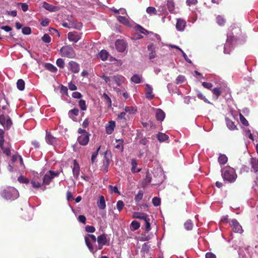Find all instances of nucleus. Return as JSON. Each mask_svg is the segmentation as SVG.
<instances>
[{
    "label": "nucleus",
    "instance_id": "nucleus-33",
    "mask_svg": "<svg viewBox=\"0 0 258 258\" xmlns=\"http://www.w3.org/2000/svg\"><path fill=\"white\" fill-rule=\"evenodd\" d=\"M152 177L149 171L146 172L145 178H144L143 186H145L151 182Z\"/></svg>",
    "mask_w": 258,
    "mask_h": 258
},
{
    "label": "nucleus",
    "instance_id": "nucleus-34",
    "mask_svg": "<svg viewBox=\"0 0 258 258\" xmlns=\"http://www.w3.org/2000/svg\"><path fill=\"white\" fill-rule=\"evenodd\" d=\"M45 67L47 70L52 73H55L57 70V68L55 66L50 63H46L45 64Z\"/></svg>",
    "mask_w": 258,
    "mask_h": 258
},
{
    "label": "nucleus",
    "instance_id": "nucleus-6",
    "mask_svg": "<svg viewBox=\"0 0 258 258\" xmlns=\"http://www.w3.org/2000/svg\"><path fill=\"white\" fill-rule=\"evenodd\" d=\"M59 172L58 171H53L49 170L47 173L45 174L43 178L42 185H49L52 179L55 177L59 175Z\"/></svg>",
    "mask_w": 258,
    "mask_h": 258
},
{
    "label": "nucleus",
    "instance_id": "nucleus-61",
    "mask_svg": "<svg viewBox=\"0 0 258 258\" xmlns=\"http://www.w3.org/2000/svg\"><path fill=\"white\" fill-rule=\"evenodd\" d=\"M3 153L6 154L7 156L11 155V150L9 148L4 147L2 149Z\"/></svg>",
    "mask_w": 258,
    "mask_h": 258
},
{
    "label": "nucleus",
    "instance_id": "nucleus-12",
    "mask_svg": "<svg viewBox=\"0 0 258 258\" xmlns=\"http://www.w3.org/2000/svg\"><path fill=\"white\" fill-rule=\"evenodd\" d=\"M186 25V21L182 19H177L176 24V28L178 31H183Z\"/></svg>",
    "mask_w": 258,
    "mask_h": 258
},
{
    "label": "nucleus",
    "instance_id": "nucleus-30",
    "mask_svg": "<svg viewBox=\"0 0 258 258\" xmlns=\"http://www.w3.org/2000/svg\"><path fill=\"white\" fill-rule=\"evenodd\" d=\"M132 164V171L133 173H137L141 171V169H137L136 170V167L137 166V160L135 159H132L131 161Z\"/></svg>",
    "mask_w": 258,
    "mask_h": 258
},
{
    "label": "nucleus",
    "instance_id": "nucleus-39",
    "mask_svg": "<svg viewBox=\"0 0 258 258\" xmlns=\"http://www.w3.org/2000/svg\"><path fill=\"white\" fill-rule=\"evenodd\" d=\"M13 124L12 120L9 115H7V119L5 122V128L7 130H9Z\"/></svg>",
    "mask_w": 258,
    "mask_h": 258
},
{
    "label": "nucleus",
    "instance_id": "nucleus-26",
    "mask_svg": "<svg viewBox=\"0 0 258 258\" xmlns=\"http://www.w3.org/2000/svg\"><path fill=\"white\" fill-rule=\"evenodd\" d=\"M167 6L169 11L172 13L175 9V4L173 0H167Z\"/></svg>",
    "mask_w": 258,
    "mask_h": 258
},
{
    "label": "nucleus",
    "instance_id": "nucleus-54",
    "mask_svg": "<svg viewBox=\"0 0 258 258\" xmlns=\"http://www.w3.org/2000/svg\"><path fill=\"white\" fill-rule=\"evenodd\" d=\"M22 32L25 35H29L31 33V29L29 27H25L22 28Z\"/></svg>",
    "mask_w": 258,
    "mask_h": 258
},
{
    "label": "nucleus",
    "instance_id": "nucleus-29",
    "mask_svg": "<svg viewBox=\"0 0 258 258\" xmlns=\"http://www.w3.org/2000/svg\"><path fill=\"white\" fill-rule=\"evenodd\" d=\"M140 227V223L137 221H133L130 225V229L132 231H135Z\"/></svg>",
    "mask_w": 258,
    "mask_h": 258
},
{
    "label": "nucleus",
    "instance_id": "nucleus-11",
    "mask_svg": "<svg viewBox=\"0 0 258 258\" xmlns=\"http://www.w3.org/2000/svg\"><path fill=\"white\" fill-rule=\"evenodd\" d=\"M69 70L74 73H78L80 71L79 64L74 61H70L69 62Z\"/></svg>",
    "mask_w": 258,
    "mask_h": 258
},
{
    "label": "nucleus",
    "instance_id": "nucleus-2",
    "mask_svg": "<svg viewBox=\"0 0 258 258\" xmlns=\"http://www.w3.org/2000/svg\"><path fill=\"white\" fill-rule=\"evenodd\" d=\"M1 196L7 200H14L18 198V191L14 187L4 189L1 192Z\"/></svg>",
    "mask_w": 258,
    "mask_h": 258
},
{
    "label": "nucleus",
    "instance_id": "nucleus-56",
    "mask_svg": "<svg viewBox=\"0 0 258 258\" xmlns=\"http://www.w3.org/2000/svg\"><path fill=\"white\" fill-rule=\"evenodd\" d=\"M161 201L159 198L154 197L152 199V203L155 206H158L160 205Z\"/></svg>",
    "mask_w": 258,
    "mask_h": 258
},
{
    "label": "nucleus",
    "instance_id": "nucleus-19",
    "mask_svg": "<svg viewBox=\"0 0 258 258\" xmlns=\"http://www.w3.org/2000/svg\"><path fill=\"white\" fill-rule=\"evenodd\" d=\"M97 204L99 209L104 210L105 209V201L104 197L103 196H101L99 197V201L97 202Z\"/></svg>",
    "mask_w": 258,
    "mask_h": 258
},
{
    "label": "nucleus",
    "instance_id": "nucleus-31",
    "mask_svg": "<svg viewBox=\"0 0 258 258\" xmlns=\"http://www.w3.org/2000/svg\"><path fill=\"white\" fill-rule=\"evenodd\" d=\"M116 142H118V144L114 146V147L122 152L123 150V140L122 139L116 140Z\"/></svg>",
    "mask_w": 258,
    "mask_h": 258
},
{
    "label": "nucleus",
    "instance_id": "nucleus-10",
    "mask_svg": "<svg viewBox=\"0 0 258 258\" xmlns=\"http://www.w3.org/2000/svg\"><path fill=\"white\" fill-rule=\"evenodd\" d=\"M96 239L98 243L107 245H109V239L107 238V235L105 234H102L99 235L97 238H96Z\"/></svg>",
    "mask_w": 258,
    "mask_h": 258
},
{
    "label": "nucleus",
    "instance_id": "nucleus-27",
    "mask_svg": "<svg viewBox=\"0 0 258 258\" xmlns=\"http://www.w3.org/2000/svg\"><path fill=\"white\" fill-rule=\"evenodd\" d=\"M157 138L160 142H162L167 140L169 138V137L165 134L159 133L157 135Z\"/></svg>",
    "mask_w": 258,
    "mask_h": 258
},
{
    "label": "nucleus",
    "instance_id": "nucleus-50",
    "mask_svg": "<svg viewBox=\"0 0 258 258\" xmlns=\"http://www.w3.org/2000/svg\"><path fill=\"white\" fill-rule=\"evenodd\" d=\"M42 40L45 42L48 43L51 41V37L48 34H45L41 38Z\"/></svg>",
    "mask_w": 258,
    "mask_h": 258
},
{
    "label": "nucleus",
    "instance_id": "nucleus-24",
    "mask_svg": "<svg viewBox=\"0 0 258 258\" xmlns=\"http://www.w3.org/2000/svg\"><path fill=\"white\" fill-rule=\"evenodd\" d=\"M225 121L226 125L227 127L229 128V129H230V130H234L237 129L236 126L234 124V122L232 121L231 119L227 117H226Z\"/></svg>",
    "mask_w": 258,
    "mask_h": 258
},
{
    "label": "nucleus",
    "instance_id": "nucleus-28",
    "mask_svg": "<svg viewBox=\"0 0 258 258\" xmlns=\"http://www.w3.org/2000/svg\"><path fill=\"white\" fill-rule=\"evenodd\" d=\"M25 83L23 79H19L17 82V87L20 91H23L25 89Z\"/></svg>",
    "mask_w": 258,
    "mask_h": 258
},
{
    "label": "nucleus",
    "instance_id": "nucleus-21",
    "mask_svg": "<svg viewBox=\"0 0 258 258\" xmlns=\"http://www.w3.org/2000/svg\"><path fill=\"white\" fill-rule=\"evenodd\" d=\"M110 164V160L107 158L106 157L103 160V166H102V171L104 172H107L108 171V167Z\"/></svg>",
    "mask_w": 258,
    "mask_h": 258
},
{
    "label": "nucleus",
    "instance_id": "nucleus-16",
    "mask_svg": "<svg viewBox=\"0 0 258 258\" xmlns=\"http://www.w3.org/2000/svg\"><path fill=\"white\" fill-rule=\"evenodd\" d=\"M73 173L74 177L77 179L80 174V167L79 164L77 163L76 160L74 161V165L73 168Z\"/></svg>",
    "mask_w": 258,
    "mask_h": 258
},
{
    "label": "nucleus",
    "instance_id": "nucleus-13",
    "mask_svg": "<svg viewBox=\"0 0 258 258\" xmlns=\"http://www.w3.org/2000/svg\"><path fill=\"white\" fill-rule=\"evenodd\" d=\"M146 97L149 99H152L154 98V95L153 94V88L149 84H146Z\"/></svg>",
    "mask_w": 258,
    "mask_h": 258
},
{
    "label": "nucleus",
    "instance_id": "nucleus-25",
    "mask_svg": "<svg viewBox=\"0 0 258 258\" xmlns=\"http://www.w3.org/2000/svg\"><path fill=\"white\" fill-rule=\"evenodd\" d=\"M117 19L120 23L125 26H128L130 25V21L125 17L118 16L117 17Z\"/></svg>",
    "mask_w": 258,
    "mask_h": 258
},
{
    "label": "nucleus",
    "instance_id": "nucleus-22",
    "mask_svg": "<svg viewBox=\"0 0 258 258\" xmlns=\"http://www.w3.org/2000/svg\"><path fill=\"white\" fill-rule=\"evenodd\" d=\"M212 92L213 94V97L215 98V99L217 100L219 98V97L221 95L222 93V90L221 88H214L213 89H212Z\"/></svg>",
    "mask_w": 258,
    "mask_h": 258
},
{
    "label": "nucleus",
    "instance_id": "nucleus-49",
    "mask_svg": "<svg viewBox=\"0 0 258 258\" xmlns=\"http://www.w3.org/2000/svg\"><path fill=\"white\" fill-rule=\"evenodd\" d=\"M100 147H99L96 150V151L94 152L92 154V156H91V162H92V163H94L96 159V157L98 155V151L99 150H100Z\"/></svg>",
    "mask_w": 258,
    "mask_h": 258
},
{
    "label": "nucleus",
    "instance_id": "nucleus-63",
    "mask_svg": "<svg viewBox=\"0 0 258 258\" xmlns=\"http://www.w3.org/2000/svg\"><path fill=\"white\" fill-rule=\"evenodd\" d=\"M68 88L71 91H75L77 89V86L75 85V84H74L72 82H70L69 83Z\"/></svg>",
    "mask_w": 258,
    "mask_h": 258
},
{
    "label": "nucleus",
    "instance_id": "nucleus-18",
    "mask_svg": "<svg viewBox=\"0 0 258 258\" xmlns=\"http://www.w3.org/2000/svg\"><path fill=\"white\" fill-rule=\"evenodd\" d=\"M46 141L49 144L54 145V144L56 143V139L55 137L52 136L50 133H47L46 132Z\"/></svg>",
    "mask_w": 258,
    "mask_h": 258
},
{
    "label": "nucleus",
    "instance_id": "nucleus-38",
    "mask_svg": "<svg viewBox=\"0 0 258 258\" xmlns=\"http://www.w3.org/2000/svg\"><path fill=\"white\" fill-rule=\"evenodd\" d=\"M122 77L119 76H114L111 77L112 79L116 83L118 86H120L122 82Z\"/></svg>",
    "mask_w": 258,
    "mask_h": 258
},
{
    "label": "nucleus",
    "instance_id": "nucleus-8",
    "mask_svg": "<svg viewBox=\"0 0 258 258\" xmlns=\"http://www.w3.org/2000/svg\"><path fill=\"white\" fill-rule=\"evenodd\" d=\"M68 39L70 41L77 43L81 38V34L77 32H70L68 34Z\"/></svg>",
    "mask_w": 258,
    "mask_h": 258
},
{
    "label": "nucleus",
    "instance_id": "nucleus-58",
    "mask_svg": "<svg viewBox=\"0 0 258 258\" xmlns=\"http://www.w3.org/2000/svg\"><path fill=\"white\" fill-rule=\"evenodd\" d=\"M145 222V230L146 232H149L151 229V225L150 223V219L148 218L146 220L144 221Z\"/></svg>",
    "mask_w": 258,
    "mask_h": 258
},
{
    "label": "nucleus",
    "instance_id": "nucleus-48",
    "mask_svg": "<svg viewBox=\"0 0 258 258\" xmlns=\"http://www.w3.org/2000/svg\"><path fill=\"white\" fill-rule=\"evenodd\" d=\"M124 204L122 201H118L116 204V208L119 212H120L123 208Z\"/></svg>",
    "mask_w": 258,
    "mask_h": 258
},
{
    "label": "nucleus",
    "instance_id": "nucleus-7",
    "mask_svg": "<svg viewBox=\"0 0 258 258\" xmlns=\"http://www.w3.org/2000/svg\"><path fill=\"white\" fill-rule=\"evenodd\" d=\"M230 227L233 232L241 233L243 231L241 226L236 219H233L230 223Z\"/></svg>",
    "mask_w": 258,
    "mask_h": 258
},
{
    "label": "nucleus",
    "instance_id": "nucleus-55",
    "mask_svg": "<svg viewBox=\"0 0 258 258\" xmlns=\"http://www.w3.org/2000/svg\"><path fill=\"white\" fill-rule=\"evenodd\" d=\"M56 63L57 66L60 68H63L64 67V62L62 58H58L57 59Z\"/></svg>",
    "mask_w": 258,
    "mask_h": 258
},
{
    "label": "nucleus",
    "instance_id": "nucleus-1",
    "mask_svg": "<svg viewBox=\"0 0 258 258\" xmlns=\"http://www.w3.org/2000/svg\"><path fill=\"white\" fill-rule=\"evenodd\" d=\"M221 173L224 181L228 183L234 182L237 177L235 170L231 167L222 169Z\"/></svg>",
    "mask_w": 258,
    "mask_h": 258
},
{
    "label": "nucleus",
    "instance_id": "nucleus-17",
    "mask_svg": "<svg viewBox=\"0 0 258 258\" xmlns=\"http://www.w3.org/2000/svg\"><path fill=\"white\" fill-rule=\"evenodd\" d=\"M165 114L161 109H157L156 110V118L159 121H163L165 118Z\"/></svg>",
    "mask_w": 258,
    "mask_h": 258
},
{
    "label": "nucleus",
    "instance_id": "nucleus-14",
    "mask_svg": "<svg viewBox=\"0 0 258 258\" xmlns=\"http://www.w3.org/2000/svg\"><path fill=\"white\" fill-rule=\"evenodd\" d=\"M115 123L114 121H110L106 125V132L107 134H111L115 128Z\"/></svg>",
    "mask_w": 258,
    "mask_h": 258
},
{
    "label": "nucleus",
    "instance_id": "nucleus-47",
    "mask_svg": "<svg viewBox=\"0 0 258 258\" xmlns=\"http://www.w3.org/2000/svg\"><path fill=\"white\" fill-rule=\"evenodd\" d=\"M240 120L241 123L244 126H248L249 125L248 121L246 119V118L244 117V116L240 113L239 114Z\"/></svg>",
    "mask_w": 258,
    "mask_h": 258
},
{
    "label": "nucleus",
    "instance_id": "nucleus-60",
    "mask_svg": "<svg viewBox=\"0 0 258 258\" xmlns=\"http://www.w3.org/2000/svg\"><path fill=\"white\" fill-rule=\"evenodd\" d=\"M31 183L32 184V186L34 187V188H39L41 186V184L40 182H38V181H35L34 180H32L31 181Z\"/></svg>",
    "mask_w": 258,
    "mask_h": 258
},
{
    "label": "nucleus",
    "instance_id": "nucleus-53",
    "mask_svg": "<svg viewBox=\"0 0 258 258\" xmlns=\"http://www.w3.org/2000/svg\"><path fill=\"white\" fill-rule=\"evenodd\" d=\"M79 105L82 110H86L87 109L86 102L84 100H80L79 102Z\"/></svg>",
    "mask_w": 258,
    "mask_h": 258
},
{
    "label": "nucleus",
    "instance_id": "nucleus-35",
    "mask_svg": "<svg viewBox=\"0 0 258 258\" xmlns=\"http://www.w3.org/2000/svg\"><path fill=\"white\" fill-rule=\"evenodd\" d=\"M79 112V109L77 108L71 109L69 112V117L71 118H73L75 116L78 115Z\"/></svg>",
    "mask_w": 258,
    "mask_h": 258
},
{
    "label": "nucleus",
    "instance_id": "nucleus-40",
    "mask_svg": "<svg viewBox=\"0 0 258 258\" xmlns=\"http://www.w3.org/2000/svg\"><path fill=\"white\" fill-rule=\"evenodd\" d=\"M217 23L220 26H223L226 22L225 19L222 16L219 15L216 18Z\"/></svg>",
    "mask_w": 258,
    "mask_h": 258
},
{
    "label": "nucleus",
    "instance_id": "nucleus-45",
    "mask_svg": "<svg viewBox=\"0 0 258 258\" xmlns=\"http://www.w3.org/2000/svg\"><path fill=\"white\" fill-rule=\"evenodd\" d=\"M231 45L229 42H226L224 47V52L225 54H230Z\"/></svg>",
    "mask_w": 258,
    "mask_h": 258
},
{
    "label": "nucleus",
    "instance_id": "nucleus-52",
    "mask_svg": "<svg viewBox=\"0 0 258 258\" xmlns=\"http://www.w3.org/2000/svg\"><path fill=\"white\" fill-rule=\"evenodd\" d=\"M18 180L20 182L22 183H28L29 182V180L26 178L25 177L23 176H20L18 178Z\"/></svg>",
    "mask_w": 258,
    "mask_h": 258
},
{
    "label": "nucleus",
    "instance_id": "nucleus-57",
    "mask_svg": "<svg viewBox=\"0 0 258 258\" xmlns=\"http://www.w3.org/2000/svg\"><path fill=\"white\" fill-rule=\"evenodd\" d=\"M95 228L93 226L87 225L85 227V230L88 233H93L95 231Z\"/></svg>",
    "mask_w": 258,
    "mask_h": 258
},
{
    "label": "nucleus",
    "instance_id": "nucleus-5",
    "mask_svg": "<svg viewBox=\"0 0 258 258\" xmlns=\"http://www.w3.org/2000/svg\"><path fill=\"white\" fill-rule=\"evenodd\" d=\"M85 244L91 252H93L94 250L93 244L96 242V237L93 234H88L85 237Z\"/></svg>",
    "mask_w": 258,
    "mask_h": 258
},
{
    "label": "nucleus",
    "instance_id": "nucleus-44",
    "mask_svg": "<svg viewBox=\"0 0 258 258\" xmlns=\"http://www.w3.org/2000/svg\"><path fill=\"white\" fill-rule=\"evenodd\" d=\"M197 96L198 97L203 100L205 102L207 103H210V101L206 98V97L200 91H197Z\"/></svg>",
    "mask_w": 258,
    "mask_h": 258
},
{
    "label": "nucleus",
    "instance_id": "nucleus-42",
    "mask_svg": "<svg viewBox=\"0 0 258 258\" xmlns=\"http://www.w3.org/2000/svg\"><path fill=\"white\" fill-rule=\"evenodd\" d=\"M131 81L134 83L139 84L141 82V77L137 74H135L131 78Z\"/></svg>",
    "mask_w": 258,
    "mask_h": 258
},
{
    "label": "nucleus",
    "instance_id": "nucleus-41",
    "mask_svg": "<svg viewBox=\"0 0 258 258\" xmlns=\"http://www.w3.org/2000/svg\"><path fill=\"white\" fill-rule=\"evenodd\" d=\"M184 226L186 230H190L193 228L194 225L191 221L190 220H188L184 223Z\"/></svg>",
    "mask_w": 258,
    "mask_h": 258
},
{
    "label": "nucleus",
    "instance_id": "nucleus-15",
    "mask_svg": "<svg viewBox=\"0 0 258 258\" xmlns=\"http://www.w3.org/2000/svg\"><path fill=\"white\" fill-rule=\"evenodd\" d=\"M133 217L145 221L149 218V216L145 213L134 212L133 214Z\"/></svg>",
    "mask_w": 258,
    "mask_h": 258
},
{
    "label": "nucleus",
    "instance_id": "nucleus-3",
    "mask_svg": "<svg viewBox=\"0 0 258 258\" xmlns=\"http://www.w3.org/2000/svg\"><path fill=\"white\" fill-rule=\"evenodd\" d=\"M59 53L61 56L70 58H75L76 55L75 51L71 45L62 46L60 49Z\"/></svg>",
    "mask_w": 258,
    "mask_h": 258
},
{
    "label": "nucleus",
    "instance_id": "nucleus-46",
    "mask_svg": "<svg viewBox=\"0 0 258 258\" xmlns=\"http://www.w3.org/2000/svg\"><path fill=\"white\" fill-rule=\"evenodd\" d=\"M185 80V79L184 76L179 75L176 79L175 83L178 85L181 84L184 82Z\"/></svg>",
    "mask_w": 258,
    "mask_h": 258
},
{
    "label": "nucleus",
    "instance_id": "nucleus-23",
    "mask_svg": "<svg viewBox=\"0 0 258 258\" xmlns=\"http://www.w3.org/2000/svg\"><path fill=\"white\" fill-rule=\"evenodd\" d=\"M109 56L108 52L106 50H102L99 53L98 57L101 59V60L105 61L107 60Z\"/></svg>",
    "mask_w": 258,
    "mask_h": 258
},
{
    "label": "nucleus",
    "instance_id": "nucleus-62",
    "mask_svg": "<svg viewBox=\"0 0 258 258\" xmlns=\"http://www.w3.org/2000/svg\"><path fill=\"white\" fill-rule=\"evenodd\" d=\"M202 85L206 88H207L208 89L211 90L212 88L213 87V85L212 83H208L206 82H204L202 83Z\"/></svg>",
    "mask_w": 258,
    "mask_h": 258
},
{
    "label": "nucleus",
    "instance_id": "nucleus-37",
    "mask_svg": "<svg viewBox=\"0 0 258 258\" xmlns=\"http://www.w3.org/2000/svg\"><path fill=\"white\" fill-rule=\"evenodd\" d=\"M143 191L142 190H140L135 198V200L137 203H138L141 201V200L143 199Z\"/></svg>",
    "mask_w": 258,
    "mask_h": 258
},
{
    "label": "nucleus",
    "instance_id": "nucleus-64",
    "mask_svg": "<svg viewBox=\"0 0 258 258\" xmlns=\"http://www.w3.org/2000/svg\"><path fill=\"white\" fill-rule=\"evenodd\" d=\"M206 258H216V255L211 252H208L206 253Z\"/></svg>",
    "mask_w": 258,
    "mask_h": 258
},
{
    "label": "nucleus",
    "instance_id": "nucleus-51",
    "mask_svg": "<svg viewBox=\"0 0 258 258\" xmlns=\"http://www.w3.org/2000/svg\"><path fill=\"white\" fill-rule=\"evenodd\" d=\"M146 12L149 14H155L156 15L157 13V11L156 9L152 7H149L146 9Z\"/></svg>",
    "mask_w": 258,
    "mask_h": 258
},
{
    "label": "nucleus",
    "instance_id": "nucleus-9",
    "mask_svg": "<svg viewBox=\"0 0 258 258\" xmlns=\"http://www.w3.org/2000/svg\"><path fill=\"white\" fill-rule=\"evenodd\" d=\"M115 45L116 48L118 50V51L121 52H123L125 50L126 47V43L122 40H116Z\"/></svg>",
    "mask_w": 258,
    "mask_h": 258
},
{
    "label": "nucleus",
    "instance_id": "nucleus-32",
    "mask_svg": "<svg viewBox=\"0 0 258 258\" xmlns=\"http://www.w3.org/2000/svg\"><path fill=\"white\" fill-rule=\"evenodd\" d=\"M228 160V158L225 155L221 154L218 158V162L221 165L225 164Z\"/></svg>",
    "mask_w": 258,
    "mask_h": 258
},
{
    "label": "nucleus",
    "instance_id": "nucleus-59",
    "mask_svg": "<svg viewBox=\"0 0 258 258\" xmlns=\"http://www.w3.org/2000/svg\"><path fill=\"white\" fill-rule=\"evenodd\" d=\"M6 119L7 116H5L4 114L0 115V124H1L3 126L5 125Z\"/></svg>",
    "mask_w": 258,
    "mask_h": 258
},
{
    "label": "nucleus",
    "instance_id": "nucleus-36",
    "mask_svg": "<svg viewBox=\"0 0 258 258\" xmlns=\"http://www.w3.org/2000/svg\"><path fill=\"white\" fill-rule=\"evenodd\" d=\"M102 97L104 99V101L107 104L108 107L111 106V100L109 96L105 93H103Z\"/></svg>",
    "mask_w": 258,
    "mask_h": 258
},
{
    "label": "nucleus",
    "instance_id": "nucleus-43",
    "mask_svg": "<svg viewBox=\"0 0 258 258\" xmlns=\"http://www.w3.org/2000/svg\"><path fill=\"white\" fill-rule=\"evenodd\" d=\"M136 30L139 31L140 33L144 34H147L148 33V31L147 30L144 29L143 27L139 25H137L135 26Z\"/></svg>",
    "mask_w": 258,
    "mask_h": 258
},
{
    "label": "nucleus",
    "instance_id": "nucleus-4",
    "mask_svg": "<svg viewBox=\"0 0 258 258\" xmlns=\"http://www.w3.org/2000/svg\"><path fill=\"white\" fill-rule=\"evenodd\" d=\"M78 133L80 134V136L78 137L77 140L79 143L83 146L87 145L89 141L90 135L86 130L81 128L78 129Z\"/></svg>",
    "mask_w": 258,
    "mask_h": 258
},
{
    "label": "nucleus",
    "instance_id": "nucleus-20",
    "mask_svg": "<svg viewBox=\"0 0 258 258\" xmlns=\"http://www.w3.org/2000/svg\"><path fill=\"white\" fill-rule=\"evenodd\" d=\"M42 7L49 12H54L56 9V7L55 6L50 5L45 2L43 3Z\"/></svg>",
    "mask_w": 258,
    "mask_h": 258
}]
</instances>
